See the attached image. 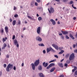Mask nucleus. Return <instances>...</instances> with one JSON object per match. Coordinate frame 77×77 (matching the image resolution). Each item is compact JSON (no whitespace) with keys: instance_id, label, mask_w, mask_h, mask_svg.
Returning a JSON list of instances; mask_svg holds the SVG:
<instances>
[{"instance_id":"1","label":"nucleus","mask_w":77,"mask_h":77,"mask_svg":"<svg viewBox=\"0 0 77 77\" xmlns=\"http://www.w3.org/2000/svg\"><path fill=\"white\" fill-rule=\"evenodd\" d=\"M39 63V60L38 59V60H37L34 63V64L32 63L31 64V65L32 66V69L33 70H35V66H38Z\"/></svg>"},{"instance_id":"2","label":"nucleus","mask_w":77,"mask_h":77,"mask_svg":"<svg viewBox=\"0 0 77 77\" xmlns=\"http://www.w3.org/2000/svg\"><path fill=\"white\" fill-rule=\"evenodd\" d=\"M10 69H12L13 68V65L11 64V63L9 64L7 66L6 71L8 72H9Z\"/></svg>"},{"instance_id":"3","label":"nucleus","mask_w":77,"mask_h":77,"mask_svg":"<svg viewBox=\"0 0 77 77\" xmlns=\"http://www.w3.org/2000/svg\"><path fill=\"white\" fill-rule=\"evenodd\" d=\"M74 57H75L74 54L72 53L69 56V60H72L74 59Z\"/></svg>"},{"instance_id":"4","label":"nucleus","mask_w":77,"mask_h":77,"mask_svg":"<svg viewBox=\"0 0 77 77\" xmlns=\"http://www.w3.org/2000/svg\"><path fill=\"white\" fill-rule=\"evenodd\" d=\"M47 53H48L50 51H52L53 52H55V51L54 50L53 48H51V47H50L49 48H48L47 49Z\"/></svg>"},{"instance_id":"5","label":"nucleus","mask_w":77,"mask_h":77,"mask_svg":"<svg viewBox=\"0 0 77 77\" xmlns=\"http://www.w3.org/2000/svg\"><path fill=\"white\" fill-rule=\"evenodd\" d=\"M48 10L49 11V14H51V13H54V9L52 8H51L50 11L49 9H48Z\"/></svg>"},{"instance_id":"6","label":"nucleus","mask_w":77,"mask_h":77,"mask_svg":"<svg viewBox=\"0 0 77 77\" xmlns=\"http://www.w3.org/2000/svg\"><path fill=\"white\" fill-rule=\"evenodd\" d=\"M52 47H54V48H55V49H56V50H59V47H58V46H57V45H55V44H53L52 45Z\"/></svg>"},{"instance_id":"7","label":"nucleus","mask_w":77,"mask_h":77,"mask_svg":"<svg viewBox=\"0 0 77 77\" xmlns=\"http://www.w3.org/2000/svg\"><path fill=\"white\" fill-rule=\"evenodd\" d=\"M41 32V27H38L37 28V32L38 34H40V32Z\"/></svg>"},{"instance_id":"8","label":"nucleus","mask_w":77,"mask_h":77,"mask_svg":"<svg viewBox=\"0 0 77 77\" xmlns=\"http://www.w3.org/2000/svg\"><path fill=\"white\" fill-rule=\"evenodd\" d=\"M48 64L47 63H45V62H44L43 63V65L44 66V67H47V66H48Z\"/></svg>"},{"instance_id":"9","label":"nucleus","mask_w":77,"mask_h":77,"mask_svg":"<svg viewBox=\"0 0 77 77\" xmlns=\"http://www.w3.org/2000/svg\"><path fill=\"white\" fill-rule=\"evenodd\" d=\"M36 40L38 41H42V38H41L40 37L37 36L36 38Z\"/></svg>"},{"instance_id":"10","label":"nucleus","mask_w":77,"mask_h":77,"mask_svg":"<svg viewBox=\"0 0 77 77\" xmlns=\"http://www.w3.org/2000/svg\"><path fill=\"white\" fill-rule=\"evenodd\" d=\"M50 21L51 22H52L53 25H55V24H56V22L54 20H53V19H51L50 20Z\"/></svg>"},{"instance_id":"11","label":"nucleus","mask_w":77,"mask_h":77,"mask_svg":"<svg viewBox=\"0 0 77 77\" xmlns=\"http://www.w3.org/2000/svg\"><path fill=\"white\" fill-rule=\"evenodd\" d=\"M5 31L6 32V33H8V26H5Z\"/></svg>"},{"instance_id":"12","label":"nucleus","mask_w":77,"mask_h":77,"mask_svg":"<svg viewBox=\"0 0 77 77\" xmlns=\"http://www.w3.org/2000/svg\"><path fill=\"white\" fill-rule=\"evenodd\" d=\"M61 32L63 35H66V34H67L68 33L67 31H62Z\"/></svg>"},{"instance_id":"13","label":"nucleus","mask_w":77,"mask_h":77,"mask_svg":"<svg viewBox=\"0 0 77 77\" xmlns=\"http://www.w3.org/2000/svg\"><path fill=\"white\" fill-rule=\"evenodd\" d=\"M70 54H67L65 56L66 59H68L69 56Z\"/></svg>"},{"instance_id":"14","label":"nucleus","mask_w":77,"mask_h":77,"mask_svg":"<svg viewBox=\"0 0 77 77\" xmlns=\"http://www.w3.org/2000/svg\"><path fill=\"white\" fill-rule=\"evenodd\" d=\"M7 47V45H6V43H4V44L3 47L2 48V50H3V49L5 48V47Z\"/></svg>"},{"instance_id":"15","label":"nucleus","mask_w":77,"mask_h":77,"mask_svg":"<svg viewBox=\"0 0 77 77\" xmlns=\"http://www.w3.org/2000/svg\"><path fill=\"white\" fill-rule=\"evenodd\" d=\"M58 66H59L60 67H61L62 68L63 67V64L62 63H58Z\"/></svg>"},{"instance_id":"16","label":"nucleus","mask_w":77,"mask_h":77,"mask_svg":"<svg viewBox=\"0 0 77 77\" xmlns=\"http://www.w3.org/2000/svg\"><path fill=\"white\" fill-rule=\"evenodd\" d=\"M14 44L15 45H16L18 44V42L17 40L15 39L14 40Z\"/></svg>"},{"instance_id":"17","label":"nucleus","mask_w":77,"mask_h":77,"mask_svg":"<svg viewBox=\"0 0 77 77\" xmlns=\"http://www.w3.org/2000/svg\"><path fill=\"white\" fill-rule=\"evenodd\" d=\"M69 36L70 38H72V39H75V38H74V37H73V36H72V35L71 34H70L69 35Z\"/></svg>"},{"instance_id":"18","label":"nucleus","mask_w":77,"mask_h":77,"mask_svg":"<svg viewBox=\"0 0 77 77\" xmlns=\"http://www.w3.org/2000/svg\"><path fill=\"white\" fill-rule=\"evenodd\" d=\"M39 75L40 77H44V75H43V74L42 73H39Z\"/></svg>"},{"instance_id":"19","label":"nucleus","mask_w":77,"mask_h":77,"mask_svg":"<svg viewBox=\"0 0 77 77\" xmlns=\"http://www.w3.org/2000/svg\"><path fill=\"white\" fill-rule=\"evenodd\" d=\"M17 21L15 20H14L12 22V24L13 26H15L16 24V23Z\"/></svg>"},{"instance_id":"20","label":"nucleus","mask_w":77,"mask_h":77,"mask_svg":"<svg viewBox=\"0 0 77 77\" xmlns=\"http://www.w3.org/2000/svg\"><path fill=\"white\" fill-rule=\"evenodd\" d=\"M1 33H4V29L3 28H2L0 30Z\"/></svg>"},{"instance_id":"21","label":"nucleus","mask_w":77,"mask_h":77,"mask_svg":"<svg viewBox=\"0 0 77 77\" xmlns=\"http://www.w3.org/2000/svg\"><path fill=\"white\" fill-rule=\"evenodd\" d=\"M7 37H5V38H2L3 42H5V41H6V39L7 40Z\"/></svg>"},{"instance_id":"22","label":"nucleus","mask_w":77,"mask_h":77,"mask_svg":"<svg viewBox=\"0 0 77 77\" xmlns=\"http://www.w3.org/2000/svg\"><path fill=\"white\" fill-rule=\"evenodd\" d=\"M55 67H54L53 68H52L50 70V72H53L54 71L55 69Z\"/></svg>"},{"instance_id":"23","label":"nucleus","mask_w":77,"mask_h":77,"mask_svg":"<svg viewBox=\"0 0 77 77\" xmlns=\"http://www.w3.org/2000/svg\"><path fill=\"white\" fill-rule=\"evenodd\" d=\"M42 66H40L38 67V70H42Z\"/></svg>"},{"instance_id":"24","label":"nucleus","mask_w":77,"mask_h":77,"mask_svg":"<svg viewBox=\"0 0 77 77\" xmlns=\"http://www.w3.org/2000/svg\"><path fill=\"white\" fill-rule=\"evenodd\" d=\"M54 63H51L49 65V66H50L51 67V66H54Z\"/></svg>"},{"instance_id":"25","label":"nucleus","mask_w":77,"mask_h":77,"mask_svg":"<svg viewBox=\"0 0 77 77\" xmlns=\"http://www.w3.org/2000/svg\"><path fill=\"white\" fill-rule=\"evenodd\" d=\"M38 45H39V46H41V47H44V44L43 43H42L39 44Z\"/></svg>"},{"instance_id":"26","label":"nucleus","mask_w":77,"mask_h":77,"mask_svg":"<svg viewBox=\"0 0 77 77\" xmlns=\"http://www.w3.org/2000/svg\"><path fill=\"white\" fill-rule=\"evenodd\" d=\"M18 24L19 25H20L21 24V21L20 20H18Z\"/></svg>"},{"instance_id":"27","label":"nucleus","mask_w":77,"mask_h":77,"mask_svg":"<svg viewBox=\"0 0 77 77\" xmlns=\"http://www.w3.org/2000/svg\"><path fill=\"white\" fill-rule=\"evenodd\" d=\"M38 21H41L42 20V17H39L38 18Z\"/></svg>"},{"instance_id":"28","label":"nucleus","mask_w":77,"mask_h":77,"mask_svg":"<svg viewBox=\"0 0 77 77\" xmlns=\"http://www.w3.org/2000/svg\"><path fill=\"white\" fill-rule=\"evenodd\" d=\"M73 3H74V2H73V1H70L69 3V4H70V5H72Z\"/></svg>"},{"instance_id":"29","label":"nucleus","mask_w":77,"mask_h":77,"mask_svg":"<svg viewBox=\"0 0 77 77\" xmlns=\"http://www.w3.org/2000/svg\"><path fill=\"white\" fill-rule=\"evenodd\" d=\"M66 63H70V61L69 60H67L66 61Z\"/></svg>"},{"instance_id":"30","label":"nucleus","mask_w":77,"mask_h":77,"mask_svg":"<svg viewBox=\"0 0 77 77\" xmlns=\"http://www.w3.org/2000/svg\"><path fill=\"white\" fill-rule=\"evenodd\" d=\"M61 38L63 39V40L64 39V37H63V36L61 35Z\"/></svg>"},{"instance_id":"31","label":"nucleus","mask_w":77,"mask_h":77,"mask_svg":"<svg viewBox=\"0 0 77 77\" xmlns=\"http://www.w3.org/2000/svg\"><path fill=\"white\" fill-rule=\"evenodd\" d=\"M54 57H56L57 59H58V56H57V55H54Z\"/></svg>"},{"instance_id":"32","label":"nucleus","mask_w":77,"mask_h":77,"mask_svg":"<svg viewBox=\"0 0 77 77\" xmlns=\"http://www.w3.org/2000/svg\"><path fill=\"white\" fill-rule=\"evenodd\" d=\"M18 14H16L14 15V17L15 18H17V17H18Z\"/></svg>"},{"instance_id":"33","label":"nucleus","mask_w":77,"mask_h":77,"mask_svg":"<svg viewBox=\"0 0 77 77\" xmlns=\"http://www.w3.org/2000/svg\"><path fill=\"white\" fill-rule=\"evenodd\" d=\"M15 36L14 35H13L12 38V39H15Z\"/></svg>"},{"instance_id":"34","label":"nucleus","mask_w":77,"mask_h":77,"mask_svg":"<svg viewBox=\"0 0 77 77\" xmlns=\"http://www.w3.org/2000/svg\"><path fill=\"white\" fill-rule=\"evenodd\" d=\"M38 3H37V2H35V6H38Z\"/></svg>"},{"instance_id":"35","label":"nucleus","mask_w":77,"mask_h":77,"mask_svg":"<svg viewBox=\"0 0 77 77\" xmlns=\"http://www.w3.org/2000/svg\"><path fill=\"white\" fill-rule=\"evenodd\" d=\"M28 17L29 18V19H30L31 20H32V17H30L29 16H28Z\"/></svg>"},{"instance_id":"36","label":"nucleus","mask_w":77,"mask_h":77,"mask_svg":"<svg viewBox=\"0 0 77 77\" xmlns=\"http://www.w3.org/2000/svg\"><path fill=\"white\" fill-rule=\"evenodd\" d=\"M66 39H69V37H68V36H67V35H66Z\"/></svg>"},{"instance_id":"37","label":"nucleus","mask_w":77,"mask_h":77,"mask_svg":"<svg viewBox=\"0 0 77 77\" xmlns=\"http://www.w3.org/2000/svg\"><path fill=\"white\" fill-rule=\"evenodd\" d=\"M54 62V60H52L49 62V63H51V62Z\"/></svg>"},{"instance_id":"38","label":"nucleus","mask_w":77,"mask_h":77,"mask_svg":"<svg viewBox=\"0 0 77 77\" xmlns=\"http://www.w3.org/2000/svg\"><path fill=\"white\" fill-rule=\"evenodd\" d=\"M36 1L38 3H40L41 2V0H36Z\"/></svg>"},{"instance_id":"39","label":"nucleus","mask_w":77,"mask_h":77,"mask_svg":"<svg viewBox=\"0 0 77 77\" xmlns=\"http://www.w3.org/2000/svg\"><path fill=\"white\" fill-rule=\"evenodd\" d=\"M51 67L50 66V65H49L47 67V69H49Z\"/></svg>"},{"instance_id":"40","label":"nucleus","mask_w":77,"mask_h":77,"mask_svg":"<svg viewBox=\"0 0 77 77\" xmlns=\"http://www.w3.org/2000/svg\"><path fill=\"white\" fill-rule=\"evenodd\" d=\"M75 74L76 75H77V70L75 72Z\"/></svg>"},{"instance_id":"41","label":"nucleus","mask_w":77,"mask_h":77,"mask_svg":"<svg viewBox=\"0 0 77 77\" xmlns=\"http://www.w3.org/2000/svg\"><path fill=\"white\" fill-rule=\"evenodd\" d=\"M4 68H6V64H5L4 65Z\"/></svg>"},{"instance_id":"42","label":"nucleus","mask_w":77,"mask_h":77,"mask_svg":"<svg viewBox=\"0 0 77 77\" xmlns=\"http://www.w3.org/2000/svg\"><path fill=\"white\" fill-rule=\"evenodd\" d=\"M74 69H75V70L77 69V67L75 66Z\"/></svg>"},{"instance_id":"43","label":"nucleus","mask_w":77,"mask_h":77,"mask_svg":"<svg viewBox=\"0 0 77 77\" xmlns=\"http://www.w3.org/2000/svg\"><path fill=\"white\" fill-rule=\"evenodd\" d=\"M65 66H68V64L67 63H65L64 65Z\"/></svg>"},{"instance_id":"44","label":"nucleus","mask_w":77,"mask_h":77,"mask_svg":"<svg viewBox=\"0 0 77 77\" xmlns=\"http://www.w3.org/2000/svg\"><path fill=\"white\" fill-rule=\"evenodd\" d=\"M59 77H64V75H60Z\"/></svg>"},{"instance_id":"45","label":"nucleus","mask_w":77,"mask_h":77,"mask_svg":"<svg viewBox=\"0 0 77 77\" xmlns=\"http://www.w3.org/2000/svg\"><path fill=\"white\" fill-rule=\"evenodd\" d=\"M43 53H44V54H45V52H46L45 50H44L43 51Z\"/></svg>"},{"instance_id":"46","label":"nucleus","mask_w":77,"mask_h":77,"mask_svg":"<svg viewBox=\"0 0 77 77\" xmlns=\"http://www.w3.org/2000/svg\"><path fill=\"white\" fill-rule=\"evenodd\" d=\"M13 69L14 70H16V67L15 66H14Z\"/></svg>"},{"instance_id":"47","label":"nucleus","mask_w":77,"mask_h":77,"mask_svg":"<svg viewBox=\"0 0 77 77\" xmlns=\"http://www.w3.org/2000/svg\"><path fill=\"white\" fill-rule=\"evenodd\" d=\"M2 75V71L0 72V76H1Z\"/></svg>"},{"instance_id":"48","label":"nucleus","mask_w":77,"mask_h":77,"mask_svg":"<svg viewBox=\"0 0 77 77\" xmlns=\"http://www.w3.org/2000/svg\"><path fill=\"white\" fill-rule=\"evenodd\" d=\"M74 52H75V53H77V49L75 50L74 51Z\"/></svg>"},{"instance_id":"49","label":"nucleus","mask_w":77,"mask_h":77,"mask_svg":"<svg viewBox=\"0 0 77 77\" xmlns=\"http://www.w3.org/2000/svg\"><path fill=\"white\" fill-rule=\"evenodd\" d=\"M68 1V0H63V2H66Z\"/></svg>"},{"instance_id":"50","label":"nucleus","mask_w":77,"mask_h":77,"mask_svg":"<svg viewBox=\"0 0 77 77\" xmlns=\"http://www.w3.org/2000/svg\"><path fill=\"white\" fill-rule=\"evenodd\" d=\"M17 9V8L16 7L14 6V10H16Z\"/></svg>"},{"instance_id":"51","label":"nucleus","mask_w":77,"mask_h":77,"mask_svg":"<svg viewBox=\"0 0 77 77\" xmlns=\"http://www.w3.org/2000/svg\"><path fill=\"white\" fill-rule=\"evenodd\" d=\"M16 46L17 47H19V45L18 44V43L16 44Z\"/></svg>"},{"instance_id":"52","label":"nucleus","mask_w":77,"mask_h":77,"mask_svg":"<svg viewBox=\"0 0 77 77\" xmlns=\"http://www.w3.org/2000/svg\"><path fill=\"white\" fill-rule=\"evenodd\" d=\"M7 47L8 48H10V46H9V44H8Z\"/></svg>"},{"instance_id":"53","label":"nucleus","mask_w":77,"mask_h":77,"mask_svg":"<svg viewBox=\"0 0 77 77\" xmlns=\"http://www.w3.org/2000/svg\"><path fill=\"white\" fill-rule=\"evenodd\" d=\"M62 52H61V51L60 52H59V54H62Z\"/></svg>"},{"instance_id":"54","label":"nucleus","mask_w":77,"mask_h":77,"mask_svg":"<svg viewBox=\"0 0 77 77\" xmlns=\"http://www.w3.org/2000/svg\"><path fill=\"white\" fill-rule=\"evenodd\" d=\"M75 45H73V48H75Z\"/></svg>"},{"instance_id":"55","label":"nucleus","mask_w":77,"mask_h":77,"mask_svg":"<svg viewBox=\"0 0 77 77\" xmlns=\"http://www.w3.org/2000/svg\"><path fill=\"white\" fill-rule=\"evenodd\" d=\"M9 56L8 55H7V58H9Z\"/></svg>"},{"instance_id":"56","label":"nucleus","mask_w":77,"mask_h":77,"mask_svg":"<svg viewBox=\"0 0 77 77\" xmlns=\"http://www.w3.org/2000/svg\"><path fill=\"white\" fill-rule=\"evenodd\" d=\"M75 71V69H73L72 70V72H74Z\"/></svg>"},{"instance_id":"57","label":"nucleus","mask_w":77,"mask_h":77,"mask_svg":"<svg viewBox=\"0 0 77 77\" xmlns=\"http://www.w3.org/2000/svg\"><path fill=\"white\" fill-rule=\"evenodd\" d=\"M73 20H76V17H74Z\"/></svg>"},{"instance_id":"58","label":"nucleus","mask_w":77,"mask_h":77,"mask_svg":"<svg viewBox=\"0 0 77 77\" xmlns=\"http://www.w3.org/2000/svg\"><path fill=\"white\" fill-rule=\"evenodd\" d=\"M10 22H12V20L11 18L10 19Z\"/></svg>"},{"instance_id":"59","label":"nucleus","mask_w":77,"mask_h":77,"mask_svg":"<svg viewBox=\"0 0 77 77\" xmlns=\"http://www.w3.org/2000/svg\"><path fill=\"white\" fill-rule=\"evenodd\" d=\"M21 66H24V63H23L21 64Z\"/></svg>"},{"instance_id":"60","label":"nucleus","mask_w":77,"mask_h":77,"mask_svg":"<svg viewBox=\"0 0 77 77\" xmlns=\"http://www.w3.org/2000/svg\"><path fill=\"white\" fill-rule=\"evenodd\" d=\"M61 52H62V53H63L64 52V51L63 50H62L61 51Z\"/></svg>"},{"instance_id":"61","label":"nucleus","mask_w":77,"mask_h":77,"mask_svg":"<svg viewBox=\"0 0 77 77\" xmlns=\"http://www.w3.org/2000/svg\"><path fill=\"white\" fill-rule=\"evenodd\" d=\"M73 8H74V9H77V8L75 7H73Z\"/></svg>"},{"instance_id":"62","label":"nucleus","mask_w":77,"mask_h":77,"mask_svg":"<svg viewBox=\"0 0 77 77\" xmlns=\"http://www.w3.org/2000/svg\"><path fill=\"white\" fill-rule=\"evenodd\" d=\"M63 60H64V59H63L62 60H61L60 61L61 62H63Z\"/></svg>"},{"instance_id":"63","label":"nucleus","mask_w":77,"mask_h":77,"mask_svg":"<svg viewBox=\"0 0 77 77\" xmlns=\"http://www.w3.org/2000/svg\"><path fill=\"white\" fill-rule=\"evenodd\" d=\"M55 1L56 2H59L60 1V0H55Z\"/></svg>"},{"instance_id":"64","label":"nucleus","mask_w":77,"mask_h":77,"mask_svg":"<svg viewBox=\"0 0 77 77\" xmlns=\"http://www.w3.org/2000/svg\"><path fill=\"white\" fill-rule=\"evenodd\" d=\"M59 35H60V36H61V35H62V33L59 34Z\"/></svg>"}]
</instances>
